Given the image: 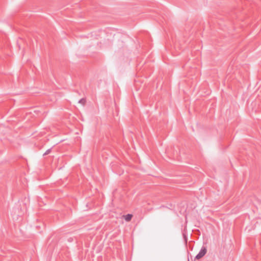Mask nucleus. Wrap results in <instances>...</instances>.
Listing matches in <instances>:
<instances>
[{"instance_id": "nucleus-1", "label": "nucleus", "mask_w": 261, "mask_h": 261, "mask_svg": "<svg viewBox=\"0 0 261 261\" xmlns=\"http://www.w3.org/2000/svg\"><path fill=\"white\" fill-rule=\"evenodd\" d=\"M207 249L206 247L202 246L201 250L199 252V253L197 254V255L195 257V258L197 259H199L201 258H202L203 256H204L205 254L206 253Z\"/></svg>"}, {"instance_id": "nucleus-2", "label": "nucleus", "mask_w": 261, "mask_h": 261, "mask_svg": "<svg viewBox=\"0 0 261 261\" xmlns=\"http://www.w3.org/2000/svg\"><path fill=\"white\" fill-rule=\"evenodd\" d=\"M123 217H124L125 221L128 222L131 220L133 215L132 214H127L126 215H124Z\"/></svg>"}, {"instance_id": "nucleus-5", "label": "nucleus", "mask_w": 261, "mask_h": 261, "mask_svg": "<svg viewBox=\"0 0 261 261\" xmlns=\"http://www.w3.org/2000/svg\"><path fill=\"white\" fill-rule=\"evenodd\" d=\"M188 261H189V260H188Z\"/></svg>"}, {"instance_id": "nucleus-4", "label": "nucleus", "mask_w": 261, "mask_h": 261, "mask_svg": "<svg viewBox=\"0 0 261 261\" xmlns=\"http://www.w3.org/2000/svg\"><path fill=\"white\" fill-rule=\"evenodd\" d=\"M51 152V149H47L45 152L43 154V155H47L49 153H50V152Z\"/></svg>"}, {"instance_id": "nucleus-3", "label": "nucleus", "mask_w": 261, "mask_h": 261, "mask_svg": "<svg viewBox=\"0 0 261 261\" xmlns=\"http://www.w3.org/2000/svg\"><path fill=\"white\" fill-rule=\"evenodd\" d=\"M86 99H85V98H83L81 99L79 101V102H79V103L82 104V105H85V103H86Z\"/></svg>"}]
</instances>
